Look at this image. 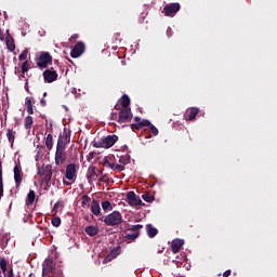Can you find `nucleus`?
Returning a JSON list of instances; mask_svg holds the SVG:
<instances>
[{
  "mask_svg": "<svg viewBox=\"0 0 277 277\" xmlns=\"http://www.w3.org/2000/svg\"><path fill=\"white\" fill-rule=\"evenodd\" d=\"M45 146L48 148V150H52L53 149V134H48L45 137Z\"/></svg>",
  "mask_w": 277,
  "mask_h": 277,
  "instance_id": "c756f323",
  "label": "nucleus"
},
{
  "mask_svg": "<svg viewBox=\"0 0 277 277\" xmlns=\"http://www.w3.org/2000/svg\"><path fill=\"white\" fill-rule=\"evenodd\" d=\"M43 96H47V92L43 93Z\"/></svg>",
  "mask_w": 277,
  "mask_h": 277,
  "instance_id": "5fc2aeb1",
  "label": "nucleus"
},
{
  "mask_svg": "<svg viewBox=\"0 0 277 277\" xmlns=\"http://www.w3.org/2000/svg\"><path fill=\"white\" fill-rule=\"evenodd\" d=\"M118 142V135H107L106 137L101 138L100 141H93L94 148H111L114 144Z\"/></svg>",
  "mask_w": 277,
  "mask_h": 277,
  "instance_id": "7ed1b4c3",
  "label": "nucleus"
},
{
  "mask_svg": "<svg viewBox=\"0 0 277 277\" xmlns=\"http://www.w3.org/2000/svg\"><path fill=\"white\" fill-rule=\"evenodd\" d=\"M108 168H110V170H116L117 172H123L124 170V166L122 164H116V163H109Z\"/></svg>",
  "mask_w": 277,
  "mask_h": 277,
  "instance_id": "7c9ffc66",
  "label": "nucleus"
},
{
  "mask_svg": "<svg viewBox=\"0 0 277 277\" xmlns=\"http://www.w3.org/2000/svg\"><path fill=\"white\" fill-rule=\"evenodd\" d=\"M180 11H181V3L174 2V3L167 4L162 10V14L164 16H169L172 18L176 16V13H179Z\"/></svg>",
  "mask_w": 277,
  "mask_h": 277,
  "instance_id": "423d86ee",
  "label": "nucleus"
},
{
  "mask_svg": "<svg viewBox=\"0 0 277 277\" xmlns=\"http://www.w3.org/2000/svg\"><path fill=\"white\" fill-rule=\"evenodd\" d=\"M102 209L107 213V211H111L114 207L111 206V202L106 200L102 202Z\"/></svg>",
  "mask_w": 277,
  "mask_h": 277,
  "instance_id": "473e14b6",
  "label": "nucleus"
},
{
  "mask_svg": "<svg viewBox=\"0 0 277 277\" xmlns=\"http://www.w3.org/2000/svg\"><path fill=\"white\" fill-rule=\"evenodd\" d=\"M0 268H1L3 276H6L8 275V261L4 258H2L0 260Z\"/></svg>",
  "mask_w": 277,
  "mask_h": 277,
  "instance_id": "c85d7f7f",
  "label": "nucleus"
},
{
  "mask_svg": "<svg viewBox=\"0 0 277 277\" xmlns=\"http://www.w3.org/2000/svg\"><path fill=\"white\" fill-rule=\"evenodd\" d=\"M60 209V202H56L53 207V211H57Z\"/></svg>",
  "mask_w": 277,
  "mask_h": 277,
  "instance_id": "3c124183",
  "label": "nucleus"
},
{
  "mask_svg": "<svg viewBox=\"0 0 277 277\" xmlns=\"http://www.w3.org/2000/svg\"><path fill=\"white\" fill-rule=\"evenodd\" d=\"M68 144H70V134L64 130V132L58 135L56 148H66Z\"/></svg>",
  "mask_w": 277,
  "mask_h": 277,
  "instance_id": "9b49d317",
  "label": "nucleus"
},
{
  "mask_svg": "<svg viewBox=\"0 0 277 277\" xmlns=\"http://www.w3.org/2000/svg\"><path fill=\"white\" fill-rule=\"evenodd\" d=\"M36 62L40 70H44V68H49L53 64V56L49 52H41Z\"/></svg>",
  "mask_w": 277,
  "mask_h": 277,
  "instance_id": "39448f33",
  "label": "nucleus"
},
{
  "mask_svg": "<svg viewBox=\"0 0 277 277\" xmlns=\"http://www.w3.org/2000/svg\"><path fill=\"white\" fill-rule=\"evenodd\" d=\"M0 277H5V275H0Z\"/></svg>",
  "mask_w": 277,
  "mask_h": 277,
  "instance_id": "6e6d98bb",
  "label": "nucleus"
},
{
  "mask_svg": "<svg viewBox=\"0 0 277 277\" xmlns=\"http://www.w3.org/2000/svg\"><path fill=\"white\" fill-rule=\"evenodd\" d=\"M230 274H232V271H230V269H227V271H225V272L223 273V277H228V276H230Z\"/></svg>",
  "mask_w": 277,
  "mask_h": 277,
  "instance_id": "c03bdc74",
  "label": "nucleus"
},
{
  "mask_svg": "<svg viewBox=\"0 0 277 277\" xmlns=\"http://www.w3.org/2000/svg\"><path fill=\"white\" fill-rule=\"evenodd\" d=\"M147 127H149V131L153 133V135H159V130L157 129V127L153 126V123Z\"/></svg>",
  "mask_w": 277,
  "mask_h": 277,
  "instance_id": "58836bf2",
  "label": "nucleus"
},
{
  "mask_svg": "<svg viewBox=\"0 0 277 277\" xmlns=\"http://www.w3.org/2000/svg\"><path fill=\"white\" fill-rule=\"evenodd\" d=\"M25 107L30 116L34 115V102L31 101V97H26Z\"/></svg>",
  "mask_w": 277,
  "mask_h": 277,
  "instance_id": "393cba45",
  "label": "nucleus"
},
{
  "mask_svg": "<svg viewBox=\"0 0 277 277\" xmlns=\"http://www.w3.org/2000/svg\"><path fill=\"white\" fill-rule=\"evenodd\" d=\"M200 113V109L197 108V107H192L190 109H188L186 111V115H185V120H196V116H198V114Z\"/></svg>",
  "mask_w": 277,
  "mask_h": 277,
  "instance_id": "f3484780",
  "label": "nucleus"
},
{
  "mask_svg": "<svg viewBox=\"0 0 277 277\" xmlns=\"http://www.w3.org/2000/svg\"><path fill=\"white\" fill-rule=\"evenodd\" d=\"M140 237V232H134L132 234H126L123 237L124 241H128V243H131V241H135Z\"/></svg>",
  "mask_w": 277,
  "mask_h": 277,
  "instance_id": "cd10ccee",
  "label": "nucleus"
},
{
  "mask_svg": "<svg viewBox=\"0 0 277 277\" xmlns=\"http://www.w3.org/2000/svg\"><path fill=\"white\" fill-rule=\"evenodd\" d=\"M83 53H85V43H83V41H79L76 44V47H74L71 49L70 57H72L75 60L77 57H81V55H83Z\"/></svg>",
  "mask_w": 277,
  "mask_h": 277,
  "instance_id": "9d476101",
  "label": "nucleus"
},
{
  "mask_svg": "<svg viewBox=\"0 0 277 277\" xmlns=\"http://www.w3.org/2000/svg\"><path fill=\"white\" fill-rule=\"evenodd\" d=\"M111 261V258L108 255L103 260V264L105 265L106 263H109Z\"/></svg>",
  "mask_w": 277,
  "mask_h": 277,
  "instance_id": "de8ad7c7",
  "label": "nucleus"
},
{
  "mask_svg": "<svg viewBox=\"0 0 277 277\" xmlns=\"http://www.w3.org/2000/svg\"><path fill=\"white\" fill-rule=\"evenodd\" d=\"M65 179L67 181H75L77 179V164L70 163L66 167Z\"/></svg>",
  "mask_w": 277,
  "mask_h": 277,
  "instance_id": "4468645a",
  "label": "nucleus"
},
{
  "mask_svg": "<svg viewBox=\"0 0 277 277\" xmlns=\"http://www.w3.org/2000/svg\"><path fill=\"white\" fill-rule=\"evenodd\" d=\"M185 245V241L183 239H174L172 242H171V250L173 252V254H176L181 248H183V246Z\"/></svg>",
  "mask_w": 277,
  "mask_h": 277,
  "instance_id": "dca6fc26",
  "label": "nucleus"
},
{
  "mask_svg": "<svg viewBox=\"0 0 277 277\" xmlns=\"http://www.w3.org/2000/svg\"><path fill=\"white\" fill-rule=\"evenodd\" d=\"M37 174L38 176L41 177L42 185H45L47 187H49V183H51V179H53V170L51 166L49 164L41 166V168L38 169Z\"/></svg>",
  "mask_w": 277,
  "mask_h": 277,
  "instance_id": "f03ea898",
  "label": "nucleus"
},
{
  "mask_svg": "<svg viewBox=\"0 0 277 277\" xmlns=\"http://www.w3.org/2000/svg\"><path fill=\"white\" fill-rule=\"evenodd\" d=\"M118 118H119L118 114H116V113L110 114V120H117L118 121Z\"/></svg>",
  "mask_w": 277,
  "mask_h": 277,
  "instance_id": "79ce46f5",
  "label": "nucleus"
},
{
  "mask_svg": "<svg viewBox=\"0 0 277 277\" xmlns=\"http://www.w3.org/2000/svg\"><path fill=\"white\" fill-rule=\"evenodd\" d=\"M5 44L9 51H14L16 49V44L14 43V38L10 35L5 37Z\"/></svg>",
  "mask_w": 277,
  "mask_h": 277,
  "instance_id": "5701e85b",
  "label": "nucleus"
},
{
  "mask_svg": "<svg viewBox=\"0 0 277 277\" xmlns=\"http://www.w3.org/2000/svg\"><path fill=\"white\" fill-rule=\"evenodd\" d=\"M145 228H146V233H147L149 239L157 237V234L159 233V230L157 228H155L153 226V224H147Z\"/></svg>",
  "mask_w": 277,
  "mask_h": 277,
  "instance_id": "aec40b11",
  "label": "nucleus"
},
{
  "mask_svg": "<svg viewBox=\"0 0 277 277\" xmlns=\"http://www.w3.org/2000/svg\"><path fill=\"white\" fill-rule=\"evenodd\" d=\"M66 159H67L66 148L56 147L55 157H54L55 166H64V163H66Z\"/></svg>",
  "mask_w": 277,
  "mask_h": 277,
  "instance_id": "0eeeda50",
  "label": "nucleus"
},
{
  "mask_svg": "<svg viewBox=\"0 0 277 277\" xmlns=\"http://www.w3.org/2000/svg\"><path fill=\"white\" fill-rule=\"evenodd\" d=\"M111 162H109V160L106 158L104 161V166H109Z\"/></svg>",
  "mask_w": 277,
  "mask_h": 277,
  "instance_id": "603ef678",
  "label": "nucleus"
},
{
  "mask_svg": "<svg viewBox=\"0 0 277 277\" xmlns=\"http://www.w3.org/2000/svg\"><path fill=\"white\" fill-rule=\"evenodd\" d=\"M115 109H116L117 111H120V110L122 109V104H116V105H115Z\"/></svg>",
  "mask_w": 277,
  "mask_h": 277,
  "instance_id": "49530a36",
  "label": "nucleus"
},
{
  "mask_svg": "<svg viewBox=\"0 0 277 277\" xmlns=\"http://www.w3.org/2000/svg\"><path fill=\"white\" fill-rule=\"evenodd\" d=\"M6 137L11 146H14V140H16V131H14V129H8Z\"/></svg>",
  "mask_w": 277,
  "mask_h": 277,
  "instance_id": "a878e982",
  "label": "nucleus"
},
{
  "mask_svg": "<svg viewBox=\"0 0 277 277\" xmlns=\"http://www.w3.org/2000/svg\"><path fill=\"white\" fill-rule=\"evenodd\" d=\"M122 109H130L129 105H131V98H129V95L123 94L120 100Z\"/></svg>",
  "mask_w": 277,
  "mask_h": 277,
  "instance_id": "b1692460",
  "label": "nucleus"
},
{
  "mask_svg": "<svg viewBox=\"0 0 277 277\" xmlns=\"http://www.w3.org/2000/svg\"><path fill=\"white\" fill-rule=\"evenodd\" d=\"M0 40L3 41L5 40V36L3 35V30L0 29Z\"/></svg>",
  "mask_w": 277,
  "mask_h": 277,
  "instance_id": "8fccbe9b",
  "label": "nucleus"
},
{
  "mask_svg": "<svg viewBox=\"0 0 277 277\" xmlns=\"http://www.w3.org/2000/svg\"><path fill=\"white\" fill-rule=\"evenodd\" d=\"M90 200L91 199L88 195H83L82 196V202H81L82 207H85V205H88V202H90Z\"/></svg>",
  "mask_w": 277,
  "mask_h": 277,
  "instance_id": "ea45409f",
  "label": "nucleus"
},
{
  "mask_svg": "<svg viewBox=\"0 0 277 277\" xmlns=\"http://www.w3.org/2000/svg\"><path fill=\"white\" fill-rule=\"evenodd\" d=\"M100 182H101V183H109V176H107V175H102V176L100 177Z\"/></svg>",
  "mask_w": 277,
  "mask_h": 277,
  "instance_id": "a19ab883",
  "label": "nucleus"
},
{
  "mask_svg": "<svg viewBox=\"0 0 277 277\" xmlns=\"http://www.w3.org/2000/svg\"><path fill=\"white\" fill-rule=\"evenodd\" d=\"M57 70L53 67L47 68L43 71V79L45 83H53V81H57Z\"/></svg>",
  "mask_w": 277,
  "mask_h": 277,
  "instance_id": "1a4fd4ad",
  "label": "nucleus"
},
{
  "mask_svg": "<svg viewBox=\"0 0 277 277\" xmlns=\"http://www.w3.org/2000/svg\"><path fill=\"white\" fill-rule=\"evenodd\" d=\"M29 71V62L28 61H25L23 64H22V72L23 75H25V72H28Z\"/></svg>",
  "mask_w": 277,
  "mask_h": 277,
  "instance_id": "4c0bfd02",
  "label": "nucleus"
},
{
  "mask_svg": "<svg viewBox=\"0 0 277 277\" xmlns=\"http://www.w3.org/2000/svg\"><path fill=\"white\" fill-rule=\"evenodd\" d=\"M100 174H103V171H100Z\"/></svg>",
  "mask_w": 277,
  "mask_h": 277,
  "instance_id": "4d7b16f0",
  "label": "nucleus"
},
{
  "mask_svg": "<svg viewBox=\"0 0 277 277\" xmlns=\"http://www.w3.org/2000/svg\"><path fill=\"white\" fill-rule=\"evenodd\" d=\"M131 120H133V113H131V108H122L119 111L117 122H119V124H122L124 122H131Z\"/></svg>",
  "mask_w": 277,
  "mask_h": 277,
  "instance_id": "6e6552de",
  "label": "nucleus"
},
{
  "mask_svg": "<svg viewBox=\"0 0 277 277\" xmlns=\"http://www.w3.org/2000/svg\"><path fill=\"white\" fill-rule=\"evenodd\" d=\"M31 127H34V117L28 115L24 119V128L26 129V131H28V133H30Z\"/></svg>",
  "mask_w": 277,
  "mask_h": 277,
  "instance_id": "412c9836",
  "label": "nucleus"
},
{
  "mask_svg": "<svg viewBox=\"0 0 277 277\" xmlns=\"http://www.w3.org/2000/svg\"><path fill=\"white\" fill-rule=\"evenodd\" d=\"M77 38H79V35L75 34L70 37V42H72V40H77Z\"/></svg>",
  "mask_w": 277,
  "mask_h": 277,
  "instance_id": "09e8293b",
  "label": "nucleus"
},
{
  "mask_svg": "<svg viewBox=\"0 0 277 277\" xmlns=\"http://www.w3.org/2000/svg\"><path fill=\"white\" fill-rule=\"evenodd\" d=\"M127 200L128 203L130 205V207H140V205H142V199H140V197H137V195H135V192L130 190L127 193Z\"/></svg>",
  "mask_w": 277,
  "mask_h": 277,
  "instance_id": "ddd939ff",
  "label": "nucleus"
},
{
  "mask_svg": "<svg viewBox=\"0 0 277 277\" xmlns=\"http://www.w3.org/2000/svg\"><path fill=\"white\" fill-rule=\"evenodd\" d=\"M142 198L145 200V202H153L155 200V196L150 195L149 193L142 195Z\"/></svg>",
  "mask_w": 277,
  "mask_h": 277,
  "instance_id": "f704fd0d",
  "label": "nucleus"
},
{
  "mask_svg": "<svg viewBox=\"0 0 277 277\" xmlns=\"http://www.w3.org/2000/svg\"><path fill=\"white\" fill-rule=\"evenodd\" d=\"M28 53H29V50H27V49L24 50V51L21 53V55L18 56L19 62H25V60H27Z\"/></svg>",
  "mask_w": 277,
  "mask_h": 277,
  "instance_id": "e433bc0d",
  "label": "nucleus"
},
{
  "mask_svg": "<svg viewBox=\"0 0 277 277\" xmlns=\"http://www.w3.org/2000/svg\"><path fill=\"white\" fill-rule=\"evenodd\" d=\"M142 228H144V225L136 224V225H132L130 228H128V230H131L132 233H140Z\"/></svg>",
  "mask_w": 277,
  "mask_h": 277,
  "instance_id": "72a5a7b5",
  "label": "nucleus"
},
{
  "mask_svg": "<svg viewBox=\"0 0 277 277\" xmlns=\"http://www.w3.org/2000/svg\"><path fill=\"white\" fill-rule=\"evenodd\" d=\"M120 166H129L131 163V158L129 156H121L119 158Z\"/></svg>",
  "mask_w": 277,
  "mask_h": 277,
  "instance_id": "2f4dec72",
  "label": "nucleus"
},
{
  "mask_svg": "<svg viewBox=\"0 0 277 277\" xmlns=\"http://www.w3.org/2000/svg\"><path fill=\"white\" fill-rule=\"evenodd\" d=\"M52 274L53 277H64L62 269H55V262L53 258H47L42 265V275Z\"/></svg>",
  "mask_w": 277,
  "mask_h": 277,
  "instance_id": "f257e3e1",
  "label": "nucleus"
},
{
  "mask_svg": "<svg viewBox=\"0 0 277 277\" xmlns=\"http://www.w3.org/2000/svg\"><path fill=\"white\" fill-rule=\"evenodd\" d=\"M52 225L55 226V228H58V226L62 225V219L60 216L53 217Z\"/></svg>",
  "mask_w": 277,
  "mask_h": 277,
  "instance_id": "c9c22d12",
  "label": "nucleus"
},
{
  "mask_svg": "<svg viewBox=\"0 0 277 277\" xmlns=\"http://www.w3.org/2000/svg\"><path fill=\"white\" fill-rule=\"evenodd\" d=\"M64 185H66V186L68 187V186H70V185H71V183H70V182H66V181H64Z\"/></svg>",
  "mask_w": 277,
  "mask_h": 277,
  "instance_id": "864d4df0",
  "label": "nucleus"
},
{
  "mask_svg": "<svg viewBox=\"0 0 277 277\" xmlns=\"http://www.w3.org/2000/svg\"><path fill=\"white\" fill-rule=\"evenodd\" d=\"M84 233L89 235V237H96L98 235V227L90 225L84 228Z\"/></svg>",
  "mask_w": 277,
  "mask_h": 277,
  "instance_id": "4be33fe9",
  "label": "nucleus"
},
{
  "mask_svg": "<svg viewBox=\"0 0 277 277\" xmlns=\"http://www.w3.org/2000/svg\"><path fill=\"white\" fill-rule=\"evenodd\" d=\"M135 123H132L130 127L132 131H140V129H144V127H148L150 121L148 119H143L140 117H134Z\"/></svg>",
  "mask_w": 277,
  "mask_h": 277,
  "instance_id": "f8f14e48",
  "label": "nucleus"
},
{
  "mask_svg": "<svg viewBox=\"0 0 277 277\" xmlns=\"http://www.w3.org/2000/svg\"><path fill=\"white\" fill-rule=\"evenodd\" d=\"M91 213H93V215H101V205L98 203V200H96V199L92 200Z\"/></svg>",
  "mask_w": 277,
  "mask_h": 277,
  "instance_id": "6ab92c4d",
  "label": "nucleus"
},
{
  "mask_svg": "<svg viewBox=\"0 0 277 277\" xmlns=\"http://www.w3.org/2000/svg\"><path fill=\"white\" fill-rule=\"evenodd\" d=\"M106 226H120L124 222L122 219V214L118 211H114L110 214L106 215L104 220H102Z\"/></svg>",
  "mask_w": 277,
  "mask_h": 277,
  "instance_id": "20e7f679",
  "label": "nucleus"
},
{
  "mask_svg": "<svg viewBox=\"0 0 277 277\" xmlns=\"http://www.w3.org/2000/svg\"><path fill=\"white\" fill-rule=\"evenodd\" d=\"M36 200V192L29 190L27 198H26V205L27 207H31Z\"/></svg>",
  "mask_w": 277,
  "mask_h": 277,
  "instance_id": "bb28decb",
  "label": "nucleus"
},
{
  "mask_svg": "<svg viewBox=\"0 0 277 277\" xmlns=\"http://www.w3.org/2000/svg\"><path fill=\"white\" fill-rule=\"evenodd\" d=\"M14 172V181L16 187H21V183H23V169L21 168V164H16L13 169Z\"/></svg>",
  "mask_w": 277,
  "mask_h": 277,
  "instance_id": "2eb2a0df",
  "label": "nucleus"
},
{
  "mask_svg": "<svg viewBox=\"0 0 277 277\" xmlns=\"http://www.w3.org/2000/svg\"><path fill=\"white\" fill-rule=\"evenodd\" d=\"M167 36H168V38H172V28L171 27H168Z\"/></svg>",
  "mask_w": 277,
  "mask_h": 277,
  "instance_id": "37998d69",
  "label": "nucleus"
},
{
  "mask_svg": "<svg viewBox=\"0 0 277 277\" xmlns=\"http://www.w3.org/2000/svg\"><path fill=\"white\" fill-rule=\"evenodd\" d=\"M40 105H41V107H47V100H45V98H42V100L40 101Z\"/></svg>",
  "mask_w": 277,
  "mask_h": 277,
  "instance_id": "a18cd8bd",
  "label": "nucleus"
},
{
  "mask_svg": "<svg viewBox=\"0 0 277 277\" xmlns=\"http://www.w3.org/2000/svg\"><path fill=\"white\" fill-rule=\"evenodd\" d=\"M96 167L91 166L88 168L87 179L89 183H92V181H96Z\"/></svg>",
  "mask_w": 277,
  "mask_h": 277,
  "instance_id": "a211bd4d",
  "label": "nucleus"
}]
</instances>
